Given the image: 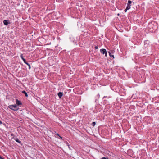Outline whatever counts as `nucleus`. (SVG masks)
<instances>
[{"label": "nucleus", "mask_w": 159, "mask_h": 159, "mask_svg": "<svg viewBox=\"0 0 159 159\" xmlns=\"http://www.w3.org/2000/svg\"><path fill=\"white\" fill-rule=\"evenodd\" d=\"M11 135L13 136L11 138V139H13L14 140H15L17 142L19 143L20 144H21V142L17 138L16 136H14V135L13 134H11Z\"/></svg>", "instance_id": "nucleus-1"}, {"label": "nucleus", "mask_w": 159, "mask_h": 159, "mask_svg": "<svg viewBox=\"0 0 159 159\" xmlns=\"http://www.w3.org/2000/svg\"><path fill=\"white\" fill-rule=\"evenodd\" d=\"M18 108L17 107V105L15 104L14 105H11V109H12L14 111H17L18 109Z\"/></svg>", "instance_id": "nucleus-2"}, {"label": "nucleus", "mask_w": 159, "mask_h": 159, "mask_svg": "<svg viewBox=\"0 0 159 159\" xmlns=\"http://www.w3.org/2000/svg\"><path fill=\"white\" fill-rule=\"evenodd\" d=\"M100 52L103 54H105V57L107 56V52L106 50L105 49H102L100 50Z\"/></svg>", "instance_id": "nucleus-3"}, {"label": "nucleus", "mask_w": 159, "mask_h": 159, "mask_svg": "<svg viewBox=\"0 0 159 159\" xmlns=\"http://www.w3.org/2000/svg\"><path fill=\"white\" fill-rule=\"evenodd\" d=\"M16 105H17L18 106L21 105L22 103L21 102V101H19L17 99H16Z\"/></svg>", "instance_id": "nucleus-4"}, {"label": "nucleus", "mask_w": 159, "mask_h": 159, "mask_svg": "<svg viewBox=\"0 0 159 159\" xmlns=\"http://www.w3.org/2000/svg\"><path fill=\"white\" fill-rule=\"evenodd\" d=\"M9 20H4L3 21V23L5 25H7L9 23Z\"/></svg>", "instance_id": "nucleus-5"}, {"label": "nucleus", "mask_w": 159, "mask_h": 159, "mask_svg": "<svg viewBox=\"0 0 159 159\" xmlns=\"http://www.w3.org/2000/svg\"><path fill=\"white\" fill-rule=\"evenodd\" d=\"M57 94L59 98H61L63 95V93L62 92H59Z\"/></svg>", "instance_id": "nucleus-6"}, {"label": "nucleus", "mask_w": 159, "mask_h": 159, "mask_svg": "<svg viewBox=\"0 0 159 159\" xmlns=\"http://www.w3.org/2000/svg\"><path fill=\"white\" fill-rule=\"evenodd\" d=\"M22 93L25 94L26 97H27L28 96L27 93L25 91H23Z\"/></svg>", "instance_id": "nucleus-7"}, {"label": "nucleus", "mask_w": 159, "mask_h": 159, "mask_svg": "<svg viewBox=\"0 0 159 159\" xmlns=\"http://www.w3.org/2000/svg\"><path fill=\"white\" fill-rule=\"evenodd\" d=\"M108 53H109L110 57H113V58H114V56L113 55L111 54L110 52H108Z\"/></svg>", "instance_id": "nucleus-8"}, {"label": "nucleus", "mask_w": 159, "mask_h": 159, "mask_svg": "<svg viewBox=\"0 0 159 159\" xmlns=\"http://www.w3.org/2000/svg\"><path fill=\"white\" fill-rule=\"evenodd\" d=\"M131 5L128 4L127 6V9H129L130 8Z\"/></svg>", "instance_id": "nucleus-9"}, {"label": "nucleus", "mask_w": 159, "mask_h": 159, "mask_svg": "<svg viewBox=\"0 0 159 159\" xmlns=\"http://www.w3.org/2000/svg\"><path fill=\"white\" fill-rule=\"evenodd\" d=\"M26 64L28 65V66L29 67V69H30L31 68L30 64H29L27 62H26Z\"/></svg>", "instance_id": "nucleus-10"}, {"label": "nucleus", "mask_w": 159, "mask_h": 159, "mask_svg": "<svg viewBox=\"0 0 159 159\" xmlns=\"http://www.w3.org/2000/svg\"><path fill=\"white\" fill-rule=\"evenodd\" d=\"M132 3V2L130 0H129L127 4L130 5Z\"/></svg>", "instance_id": "nucleus-11"}, {"label": "nucleus", "mask_w": 159, "mask_h": 159, "mask_svg": "<svg viewBox=\"0 0 159 159\" xmlns=\"http://www.w3.org/2000/svg\"><path fill=\"white\" fill-rule=\"evenodd\" d=\"M96 124V123L95 122H92V125L93 126H94Z\"/></svg>", "instance_id": "nucleus-12"}, {"label": "nucleus", "mask_w": 159, "mask_h": 159, "mask_svg": "<svg viewBox=\"0 0 159 159\" xmlns=\"http://www.w3.org/2000/svg\"><path fill=\"white\" fill-rule=\"evenodd\" d=\"M20 57L21 58V59L23 60V59H25L23 57L22 54H21L20 55Z\"/></svg>", "instance_id": "nucleus-13"}, {"label": "nucleus", "mask_w": 159, "mask_h": 159, "mask_svg": "<svg viewBox=\"0 0 159 159\" xmlns=\"http://www.w3.org/2000/svg\"><path fill=\"white\" fill-rule=\"evenodd\" d=\"M23 61L24 62V63L26 64V62H27L26 60L25 59H23Z\"/></svg>", "instance_id": "nucleus-14"}, {"label": "nucleus", "mask_w": 159, "mask_h": 159, "mask_svg": "<svg viewBox=\"0 0 159 159\" xmlns=\"http://www.w3.org/2000/svg\"><path fill=\"white\" fill-rule=\"evenodd\" d=\"M152 23L149 24V27H151L152 26Z\"/></svg>", "instance_id": "nucleus-15"}, {"label": "nucleus", "mask_w": 159, "mask_h": 159, "mask_svg": "<svg viewBox=\"0 0 159 159\" xmlns=\"http://www.w3.org/2000/svg\"><path fill=\"white\" fill-rule=\"evenodd\" d=\"M128 10V9H127V8H126V9H125V10H124L125 12H126L127 11V10Z\"/></svg>", "instance_id": "nucleus-16"}, {"label": "nucleus", "mask_w": 159, "mask_h": 159, "mask_svg": "<svg viewBox=\"0 0 159 159\" xmlns=\"http://www.w3.org/2000/svg\"><path fill=\"white\" fill-rule=\"evenodd\" d=\"M107 157H103L101 158V159H107Z\"/></svg>", "instance_id": "nucleus-17"}, {"label": "nucleus", "mask_w": 159, "mask_h": 159, "mask_svg": "<svg viewBox=\"0 0 159 159\" xmlns=\"http://www.w3.org/2000/svg\"><path fill=\"white\" fill-rule=\"evenodd\" d=\"M95 49H98V47L97 46H96L95 47Z\"/></svg>", "instance_id": "nucleus-18"}, {"label": "nucleus", "mask_w": 159, "mask_h": 159, "mask_svg": "<svg viewBox=\"0 0 159 159\" xmlns=\"http://www.w3.org/2000/svg\"><path fill=\"white\" fill-rule=\"evenodd\" d=\"M107 98V97L104 96V97L103 98Z\"/></svg>", "instance_id": "nucleus-19"}, {"label": "nucleus", "mask_w": 159, "mask_h": 159, "mask_svg": "<svg viewBox=\"0 0 159 159\" xmlns=\"http://www.w3.org/2000/svg\"><path fill=\"white\" fill-rule=\"evenodd\" d=\"M0 124H2V122L0 120Z\"/></svg>", "instance_id": "nucleus-20"}, {"label": "nucleus", "mask_w": 159, "mask_h": 159, "mask_svg": "<svg viewBox=\"0 0 159 159\" xmlns=\"http://www.w3.org/2000/svg\"><path fill=\"white\" fill-rule=\"evenodd\" d=\"M61 138V139H62V137H61V136H59Z\"/></svg>", "instance_id": "nucleus-21"}, {"label": "nucleus", "mask_w": 159, "mask_h": 159, "mask_svg": "<svg viewBox=\"0 0 159 159\" xmlns=\"http://www.w3.org/2000/svg\"><path fill=\"white\" fill-rule=\"evenodd\" d=\"M0 159H4L2 157L1 158H0Z\"/></svg>", "instance_id": "nucleus-22"}, {"label": "nucleus", "mask_w": 159, "mask_h": 159, "mask_svg": "<svg viewBox=\"0 0 159 159\" xmlns=\"http://www.w3.org/2000/svg\"><path fill=\"white\" fill-rule=\"evenodd\" d=\"M0 159H4L2 157L1 158H0Z\"/></svg>", "instance_id": "nucleus-23"}, {"label": "nucleus", "mask_w": 159, "mask_h": 159, "mask_svg": "<svg viewBox=\"0 0 159 159\" xmlns=\"http://www.w3.org/2000/svg\"><path fill=\"white\" fill-rule=\"evenodd\" d=\"M2 157L0 155V159Z\"/></svg>", "instance_id": "nucleus-24"}, {"label": "nucleus", "mask_w": 159, "mask_h": 159, "mask_svg": "<svg viewBox=\"0 0 159 159\" xmlns=\"http://www.w3.org/2000/svg\"><path fill=\"white\" fill-rule=\"evenodd\" d=\"M8 107H9V108H10V105H9V106H8Z\"/></svg>", "instance_id": "nucleus-25"}, {"label": "nucleus", "mask_w": 159, "mask_h": 159, "mask_svg": "<svg viewBox=\"0 0 159 159\" xmlns=\"http://www.w3.org/2000/svg\"><path fill=\"white\" fill-rule=\"evenodd\" d=\"M57 135L59 136L60 135H59V134H57Z\"/></svg>", "instance_id": "nucleus-26"}, {"label": "nucleus", "mask_w": 159, "mask_h": 159, "mask_svg": "<svg viewBox=\"0 0 159 159\" xmlns=\"http://www.w3.org/2000/svg\"><path fill=\"white\" fill-rule=\"evenodd\" d=\"M117 15H118V16H119V13H118V14H117Z\"/></svg>", "instance_id": "nucleus-27"}, {"label": "nucleus", "mask_w": 159, "mask_h": 159, "mask_svg": "<svg viewBox=\"0 0 159 159\" xmlns=\"http://www.w3.org/2000/svg\"><path fill=\"white\" fill-rule=\"evenodd\" d=\"M152 28L153 29H154V27H152Z\"/></svg>", "instance_id": "nucleus-28"}]
</instances>
